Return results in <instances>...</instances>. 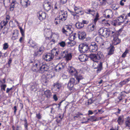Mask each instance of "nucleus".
<instances>
[{
	"instance_id": "f257e3e1",
	"label": "nucleus",
	"mask_w": 130,
	"mask_h": 130,
	"mask_svg": "<svg viewBox=\"0 0 130 130\" xmlns=\"http://www.w3.org/2000/svg\"><path fill=\"white\" fill-rule=\"evenodd\" d=\"M68 71L70 74L74 76L76 79L75 80L74 78L72 77L69 80L67 87L69 90H71L72 89V88L74 84H77L80 82L81 83L84 78L82 76L78 74L76 69L72 67H68Z\"/></svg>"
},
{
	"instance_id": "f03ea898",
	"label": "nucleus",
	"mask_w": 130,
	"mask_h": 130,
	"mask_svg": "<svg viewBox=\"0 0 130 130\" xmlns=\"http://www.w3.org/2000/svg\"><path fill=\"white\" fill-rule=\"evenodd\" d=\"M89 57L91 60L95 62L93 64V66L94 67V69H98L96 71L97 73H99L102 70V63L101 62L98 64V66L95 67V64H96V63L98 64V62L102 58L104 55L102 52H98L96 54H90L89 55Z\"/></svg>"
},
{
	"instance_id": "7ed1b4c3",
	"label": "nucleus",
	"mask_w": 130,
	"mask_h": 130,
	"mask_svg": "<svg viewBox=\"0 0 130 130\" xmlns=\"http://www.w3.org/2000/svg\"><path fill=\"white\" fill-rule=\"evenodd\" d=\"M115 30L114 29L113 30H112L111 28L109 29H107L103 27L101 28L99 30V33L100 35L105 37L107 38L110 35H112L114 34Z\"/></svg>"
},
{
	"instance_id": "20e7f679",
	"label": "nucleus",
	"mask_w": 130,
	"mask_h": 130,
	"mask_svg": "<svg viewBox=\"0 0 130 130\" xmlns=\"http://www.w3.org/2000/svg\"><path fill=\"white\" fill-rule=\"evenodd\" d=\"M73 29L70 25L65 26L62 29V32L67 36H70L73 33Z\"/></svg>"
},
{
	"instance_id": "39448f33",
	"label": "nucleus",
	"mask_w": 130,
	"mask_h": 130,
	"mask_svg": "<svg viewBox=\"0 0 130 130\" xmlns=\"http://www.w3.org/2000/svg\"><path fill=\"white\" fill-rule=\"evenodd\" d=\"M78 47L79 51L81 53H85L89 50L88 45L84 43L80 44Z\"/></svg>"
},
{
	"instance_id": "423d86ee",
	"label": "nucleus",
	"mask_w": 130,
	"mask_h": 130,
	"mask_svg": "<svg viewBox=\"0 0 130 130\" xmlns=\"http://www.w3.org/2000/svg\"><path fill=\"white\" fill-rule=\"evenodd\" d=\"M111 36L113 38V40L112 41L113 44L116 45L120 43V40L118 38V35L116 32H115V31H114V34H113L112 35H111Z\"/></svg>"
},
{
	"instance_id": "0eeeda50",
	"label": "nucleus",
	"mask_w": 130,
	"mask_h": 130,
	"mask_svg": "<svg viewBox=\"0 0 130 130\" xmlns=\"http://www.w3.org/2000/svg\"><path fill=\"white\" fill-rule=\"evenodd\" d=\"M44 35L45 37L48 39L52 38V36H56V35L55 34H52V32L49 30L45 29L44 31Z\"/></svg>"
},
{
	"instance_id": "6e6552de",
	"label": "nucleus",
	"mask_w": 130,
	"mask_h": 130,
	"mask_svg": "<svg viewBox=\"0 0 130 130\" xmlns=\"http://www.w3.org/2000/svg\"><path fill=\"white\" fill-rule=\"evenodd\" d=\"M67 16V12L63 11H61L59 13V18L60 20L65 21Z\"/></svg>"
},
{
	"instance_id": "1a4fd4ad",
	"label": "nucleus",
	"mask_w": 130,
	"mask_h": 130,
	"mask_svg": "<svg viewBox=\"0 0 130 130\" xmlns=\"http://www.w3.org/2000/svg\"><path fill=\"white\" fill-rule=\"evenodd\" d=\"M40 69L41 73H43L45 71H47L49 67L46 64H44L42 62H39Z\"/></svg>"
},
{
	"instance_id": "9d476101",
	"label": "nucleus",
	"mask_w": 130,
	"mask_h": 130,
	"mask_svg": "<svg viewBox=\"0 0 130 130\" xmlns=\"http://www.w3.org/2000/svg\"><path fill=\"white\" fill-rule=\"evenodd\" d=\"M89 50L90 52H95L98 50V47L96 43L94 42H92L89 47Z\"/></svg>"
},
{
	"instance_id": "9b49d317",
	"label": "nucleus",
	"mask_w": 130,
	"mask_h": 130,
	"mask_svg": "<svg viewBox=\"0 0 130 130\" xmlns=\"http://www.w3.org/2000/svg\"><path fill=\"white\" fill-rule=\"evenodd\" d=\"M54 57L53 56L51 53H48L43 56V58L46 61L52 60Z\"/></svg>"
},
{
	"instance_id": "f8f14e48",
	"label": "nucleus",
	"mask_w": 130,
	"mask_h": 130,
	"mask_svg": "<svg viewBox=\"0 0 130 130\" xmlns=\"http://www.w3.org/2000/svg\"><path fill=\"white\" fill-rule=\"evenodd\" d=\"M68 53L67 51H60L59 56H58V58H57L56 59L60 60L61 57H65L66 56V55Z\"/></svg>"
},
{
	"instance_id": "ddd939ff",
	"label": "nucleus",
	"mask_w": 130,
	"mask_h": 130,
	"mask_svg": "<svg viewBox=\"0 0 130 130\" xmlns=\"http://www.w3.org/2000/svg\"><path fill=\"white\" fill-rule=\"evenodd\" d=\"M38 14L39 15V19L40 20L42 21L45 19L46 14L45 12H43L42 11H40Z\"/></svg>"
},
{
	"instance_id": "4468645a",
	"label": "nucleus",
	"mask_w": 130,
	"mask_h": 130,
	"mask_svg": "<svg viewBox=\"0 0 130 130\" xmlns=\"http://www.w3.org/2000/svg\"><path fill=\"white\" fill-rule=\"evenodd\" d=\"M78 35L79 38L80 39H84L86 37V33L84 31H78Z\"/></svg>"
},
{
	"instance_id": "2eb2a0df",
	"label": "nucleus",
	"mask_w": 130,
	"mask_h": 130,
	"mask_svg": "<svg viewBox=\"0 0 130 130\" xmlns=\"http://www.w3.org/2000/svg\"><path fill=\"white\" fill-rule=\"evenodd\" d=\"M43 5L44 9L46 11H48L51 9V6L50 3L48 2H45Z\"/></svg>"
},
{
	"instance_id": "dca6fc26",
	"label": "nucleus",
	"mask_w": 130,
	"mask_h": 130,
	"mask_svg": "<svg viewBox=\"0 0 130 130\" xmlns=\"http://www.w3.org/2000/svg\"><path fill=\"white\" fill-rule=\"evenodd\" d=\"M64 67V64L59 63L55 67V70L58 71L62 70Z\"/></svg>"
},
{
	"instance_id": "f3484780",
	"label": "nucleus",
	"mask_w": 130,
	"mask_h": 130,
	"mask_svg": "<svg viewBox=\"0 0 130 130\" xmlns=\"http://www.w3.org/2000/svg\"><path fill=\"white\" fill-rule=\"evenodd\" d=\"M43 52V51L41 48L40 47L39 50L37 51H36L34 54V56H39L41 55Z\"/></svg>"
},
{
	"instance_id": "a211bd4d",
	"label": "nucleus",
	"mask_w": 130,
	"mask_h": 130,
	"mask_svg": "<svg viewBox=\"0 0 130 130\" xmlns=\"http://www.w3.org/2000/svg\"><path fill=\"white\" fill-rule=\"evenodd\" d=\"M21 3L24 7H26L29 5L30 2L28 0H21Z\"/></svg>"
},
{
	"instance_id": "6ab92c4d",
	"label": "nucleus",
	"mask_w": 130,
	"mask_h": 130,
	"mask_svg": "<svg viewBox=\"0 0 130 130\" xmlns=\"http://www.w3.org/2000/svg\"><path fill=\"white\" fill-rule=\"evenodd\" d=\"M59 51L57 48H53L52 50L51 54H52V55L54 57V56H56L58 55L59 56Z\"/></svg>"
},
{
	"instance_id": "aec40b11",
	"label": "nucleus",
	"mask_w": 130,
	"mask_h": 130,
	"mask_svg": "<svg viewBox=\"0 0 130 130\" xmlns=\"http://www.w3.org/2000/svg\"><path fill=\"white\" fill-rule=\"evenodd\" d=\"M85 12L87 14H90L94 16V15L95 11L93 9H87L85 10Z\"/></svg>"
},
{
	"instance_id": "412c9836",
	"label": "nucleus",
	"mask_w": 130,
	"mask_h": 130,
	"mask_svg": "<svg viewBox=\"0 0 130 130\" xmlns=\"http://www.w3.org/2000/svg\"><path fill=\"white\" fill-rule=\"evenodd\" d=\"M88 57L85 54H82L79 55L78 58L80 61L84 62L87 60Z\"/></svg>"
},
{
	"instance_id": "4be33fe9",
	"label": "nucleus",
	"mask_w": 130,
	"mask_h": 130,
	"mask_svg": "<svg viewBox=\"0 0 130 130\" xmlns=\"http://www.w3.org/2000/svg\"><path fill=\"white\" fill-rule=\"evenodd\" d=\"M104 12L105 17L107 18H109L110 15L112 13V11L110 10H107Z\"/></svg>"
},
{
	"instance_id": "5701e85b",
	"label": "nucleus",
	"mask_w": 130,
	"mask_h": 130,
	"mask_svg": "<svg viewBox=\"0 0 130 130\" xmlns=\"http://www.w3.org/2000/svg\"><path fill=\"white\" fill-rule=\"evenodd\" d=\"M83 115V114L82 113L79 112H78L77 113L75 114L73 116V120H75L77 118L80 119L81 118L80 116Z\"/></svg>"
},
{
	"instance_id": "b1692460",
	"label": "nucleus",
	"mask_w": 130,
	"mask_h": 130,
	"mask_svg": "<svg viewBox=\"0 0 130 130\" xmlns=\"http://www.w3.org/2000/svg\"><path fill=\"white\" fill-rule=\"evenodd\" d=\"M124 116L123 115L119 117L117 122L119 124L121 125L122 124L124 121Z\"/></svg>"
},
{
	"instance_id": "393cba45",
	"label": "nucleus",
	"mask_w": 130,
	"mask_h": 130,
	"mask_svg": "<svg viewBox=\"0 0 130 130\" xmlns=\"http://www.w3.org/2000/svg\"><path fill=\"white\" fill-rule=\"evenodd\" d=\"M95 41L98 43L103 45V40L100 36H97L95 38Z\"/></svg>"
},
{
	"instance_id": "a878e982",
	"label": "nucleus",
	"mask_w": 130,
	"mask_h": 130,
	"mask_svg": "<svg viewBox=\"0 0 130 130\" xmlns=\"http://www.w3.org/2000/svg\"><path fill=\"white\" fill-rule=\"evenodd\" d=\"M19 31L17 30H15L13 34V36L12 37V39L15 40L17 38L18 36Z\"/></svg>"
},
{
	"instance_id": "bb28decb",
	"label": "nucleus",
	"mask_w": 130,
	"mask_h": 130,
	"mask_svg": "<svg viewBox=\"0 0 130 130\" xmlns=\"http://www.w3.org/2000/svg\"><path fill=\"white\" fill-rule=\"evenodd\" d=\"M44 94L46 96L47 98H50L51 97L52 94L50 91L49 90H47L44 91Z\"/></svg>"
},
{
	"instance_id": "cd10ccee",
	"label": "nucleus",
	"mask_w": 130,
	"mask_h": 130,
	"mask_svg": "<svg viewBox=\"0 0 130 130\" xmlns=\"http://www.w3.org/2000/svg\"><path fill=\"white\" fill-rule=\"evenodd\" d=\"M75 25L76 27L78 29H80L83 27L84 25L83 23L78 22Z\"/></svg>"
},
{
	"instance_id": "c85d7f7f",
	"label": "nucleus",
	"mask_w": 130,
	"mask_h": 130,
	"mask_svg": "<svg viewBox=\"0 0 130 130\" xmlns=\"http://www.w3.org/2000/svg\"><path fill=\"white\" fill-rule=\"evenodd\" d=\"M29 43L30 45V46L32 47H35V46L37 47V44L34 41L32 40H30Z\"/></svg>"
},
{
	"instance_id": "c756f323",
	"label": "nucleus",
	"mask_w": 130,
	"mask_h": 130,
	"mask_svg": "<svg viewBox=\"0 0 130 130\" xmlns=\"http://www.w3.org/2000/svg\"><path fill=\"white\" fill-rule=\"evenodd\" d=\"M7 23V22L4 21H2L0 24V29H2L4 26H6Z\"/></svg>"
},
{
	"instance_id": "7c9ffc66",
	"label": "nucleus",
	"mask_w": 130,
	"mask_h": 130,
	"mask_svg": "<svg viewBox=\"0 0 130 130\" xmlns=\"http://www.w3.org/2000/svg\"><path fill=\"white\" fill-rule=\"evenodd\" d=\"M76 34H74L71 35L69 36V37L68 39L70 41H73L76 38L75 37Z\"/></svg>"
},
{
	"instance_id": "2f4dec72",
	"label": "nucleus",
	"mask_w": 130,
	"mask_h": 130,
	"mask_svg": "<svg viewBox=\"0 0 130 130\" xmlns=\"http://www.w3.org/2000/svg\"><path fill=\"white\" fill-rule=\"evenodd\" d=\"M125 126L126 127H130V117H128L125 122Z\"/></svg>"
},
{
	"instance_id": "473e14b6",
	"label": "nucleus",
	"mask_w": 130,
	"mask_h": 130,
	"mask_svg": "<svg viewBox=\"0 0 130 130\" xmlns=\"http://www.w3.org/2000/svg\"><path fill=\"white\" fill-rule=\"evenodd\" d=\"M48 79L46 76H44L42 77L41 79V82L43 83H44L45 84L47 83L48 82Z\"/></svg>"
},
{
	"instance_id": "72a5a7b5",
	"label": "nucleus",
	"mask_w": 130,
	"mask_h": 130,
	"mask_svg": "<svg viewBox=\"0 0 130 130\" xmlns=\"http://www.w3.org/2000/svg\"><path fill=\"white\" fill-rule=\"evenodd\" d=\"M53 86L55 87V88H57V89L59 90L61 88V84H59V83L57 82L56 84H54L53 85Z\"/></svg>"
},
{
	"instance_id": "f704fd0d",
	"label": "nucleus",
	"mask_w": 130,
	"mask_h": 130,
	"mask_svg": "<svg viewBox=\"0 0 130 130\" xmlns=\"http://www.w3.org/2000/svg\"><path fill=\"white\" fill-rule=\"evenodd\" d=\"M114 50V47L113 46H112L110 48L109 50V51L108 54L111 55L113 53Z\"/></svg>"
},
{
	"instance_id": "c9c22d12",
	"label": "nucleus",
	"mask_w": 130,
	"mask_h": 130,
	"mask_svg": "<svg viewBox=\"0 0 130 130\" xmlns=\"http://www.w3.org/2000/svg\"><path fill=\"white\" fill-rule=\"evenodd\" d=\"M123 19L124 17L122 15H121L120 16L118 17L117 20L119 22L122 23L124 21Z\"/></svg>"
},
{
	"instance_id": "e433bc0d",
	"label": "nucleus",
	"mask_w": 130,
	"mask_h": 130,
	"mask_svg": "<svg viewBox=\"0 0 130 130\" xmlns=\"http://www.w3.org/2000/svg\"><path fill=\"white\" fill-rule=\"evenodd\" d=\"M15 2H13L11 4V6L10 7V10L11 11H12L14 10V6Z\"/></svg>"
},
{
	"instance_id": "4c0bfd02",
	"label": "nucleus",
	"mask_w": 130,
	"mask_h": 130,
	"mask_svg": "<svg viewBox=\"0 0 130 130\" xmlns=\"http://www.w3.org/2000/svg\"><path fill=\"white\" fill-rule=\"evenodd\" d=\"M75 12L76 14H82L83 13V11L80 8H79L76 11H75Z\"/></svg>"
},
{
	"instance_id": "58836bf2",
	"label": "nucleus",
	"mask_w": 130,
	"mask_h": 130,
	"mask_svg": "<svg viewBox=\"0 0 130 130\" xmlns=\"http://www.w3.org/2000/svg\"><path fill=\"white\" fill-rule=\"evenodd\" d=\"M66 55V56L65 57L66 58V59L67 60H70L72 57L71 54L68 53Z\"/></svg>"
},
{
	"instance_id": "ea45409f",
	"label": "nucleus",
	"mask_w": 130,
	"mask_h": 130,
	"mask_svg": "<svg viewBox=\"0 0 130 130\" xmlns=\"http://www.w3.org/2000/svg\"><path fill=\"white\" fill-rule=\"evenodd\" d=\"M58 18H57L55 19V20L54 21V23L56 25H57L59 23H60V20L59 19H58Z\"/></svg>"
},
{
	"instance_id": "a19ab883",
	"label": "nucleus",
	"mask_w": 130,
	"mask_h": 130,
	"mask_svg": "<svg viewBox=\"0 0 130 130\" xmlns=\"http://www.w3.org/2000/svg\"><path fill=\"white\" fill-rule=\"evenodd\" d=\"M60 46L62 47H64L66 45V43L65 42L62 41L59 43Z\"/></svg>"
},
{
	"instance_id": "79ce46f5",
	"label": "nucleus",
	"mask_w": 130,
	"mask_h": 130,
	"mask_svg": "<svg viewBox=\"0 0 130 130\" xmlns=\"http://www.w3.org/2000/svg\"><path fill=\"white\" fill-rule=\"evenodd\" d=\"M99 15L98 13H97L96 15H95V18L94 21V22L95 23L97 20L99 19Z\"/></svg>"
},
{
	"instance_id": "37998d69",
	"label": "nucleus",
	"mask_w": 130,
	"mask_h": 130,
	"mask_svg": "<svg viewBox=\"0 0 130 130\" xmlns=\"http://www.w3.org/2000/svg\"><path fill=\"white\" fill-rule=\"evenodd\" d=\"M19 29H20V31L22 34V36L23 37H24L25 35L24 32V31L23 30V29H22V27H19Z\"/></svg>"
},
{
	"instance_id": "c03bdc74",
	"label": "nucleus",
	"mask_w": 130,
	"mask_h": 130,
	"mask_svg": "<svg viewBox=\"0 0 130 130\" xmlns=\"http://www.w3.org/2000/svg\"><path fill=\"white\" fill-rule=\"evenodd\" d=\"M30 90L31 91H36V87L34 85H33L30 88Z\"/></svg>"
},
{
	"instance_id": "a18cd8bd",
	"label": "nucleus",
	"mask_w": 130,
	"mask_h": 130,
	"mask_svg": "<svg viewBox=\"0 0 130 130\" xmlns=\"http://www.w3.org/2000/svg\"><path fill=\"white\" fill-rule=\"evenodd\" d=\"M128 50L127 49H126L125 50V52L124 53L122 54V57H124L126 56V55L128 53Z\"/></svg>"
},
{
	"instance_id": "49530a36",
	"label": "nucleus",
	"mask_w": 130,
	"mask_h": 130,
	"mask_svg": "<svg viewBox=\"0 0 130 130\" xmlns=\"http://www.w3.org/2000/svg\"><path fill=\"white\" fill-rule=\"evenodd\" d=\"M6 87V85L5 84H2L1 86V90H3L4 91L5 90V89Z\"/></svg>"
},
{
	"instance_id": "de8ad7c7",
	"label": "nucleus",
	"mask_w": 130,
	"mask_h": 130,
	"mask_svg": "<svg viewBox=\"0 0 130 130\" xmlns=\"http://www.w3.org/2000/svg\"><path fill=\"white\" fill-rule=\"evenodd\" d=\"M8 47V43H5L3 44V49L4 50H6L7 49Z\"/></svg>"
},
{
	"instance_id": "09e8293b",
	"label": "nucleus",
	"mask_w": 130,
	"mask_h": 130,
	"mask_svg": "<svg viewBox=\"0 0 130 130\" xmlns=\"http://www.w3.org/2000/svg\"><path fill=\"white\" fill-rule=\"evenodd\" d=\"M95 28V25H93L92 26L90 27L89 30L90 31H93L94 30Z\"/></svg>"
},
{
	"instance_id": "8fccbe9b",
	"label": "nucleus",
	"mask_w": 130,
	"mask_h": 130,
	"mask_svg": "<svg viewBox=\"0 0 130 130\" xmlns=\"http://www.w3.org/2000/svg\"><path fill=\"white\" fill-rule=\"evenodd\" d=\"M100 3L102 4H105L106 0H99Z\"/></svg>"
},
{
	"instance_id": "3c124183",
	"label": "nucleus",
	"mask_w": 130,
	"mask_h": 130,
	"mask_svg": "<svg viewBox=\"0 0 130 130\" xmlns=\"http://www.w3.org/2000/svg\"><path fill=\"white\" fill-rule=\"evenodd\" d=\"M113 2V0H106V3H107L109 4H111Z\"/></svg>"
},
{
	"instance_id": "603ef678",
	"label": "nucleus",
	"mask_w": 130,
	"mask_h": 130,
	"mask_svg": "<svg viewBox=\"0 0 130 130\" xmlns=\"http://www.w3.org/2000/svg\"><path fill=\"white\" fill-rule=\"evenodd\" d=\"M10 19V17L8 15H7L6 16V21H5L6 22H7V23L9 21Z\"/></svg>"
},
{
	"instance_id": "864d4df0",
	"label": "nucleus",
	"mask_w": 130,
	"mask_h": 130,
	"mask_svg": "<svg viewBox=\"0 0 130 130\" xmlns=\"http://www.w3.org/2000/svg\"><path fill=\"white\" fill-rule=\"evenodd\" d=\"M36 117L38 119H40L41 118V116L40 113L37 114H36Z\"/></svg>"
},
{
	"instance_id": "5fc2aeb1",
	"label": "nucleus",
	"mask_w": 130,
	"mask_h": 130,
	"mask_svg": "<svg viewBox=\"0 0 130 130\" xmlns=\"http://www.w3.org/2000/svg\"><path fill=\"white\" fill-rule=\"evenodd\" d=\"M39 62H41V61H39L38 63L35 64V65H34V66L36 67L37 68H40L39 64Z\"/></svg>"
},
{
	"instance_id": "6e6d98bb",
	"label": "nucleus",
	"mask_w": 130,
	"mask_h": 130,
	"mask_svg": "<svg viewBox=\"0 0 130 130\" xmlns=\"http://www.w3.org/2000/svg\"><path fill=\"white\" fill-rule=\"evenodd\" d=\"M120 85H121V86H122L123 85H125L126 84V83L125 82V81L123 80L121 82L119 83Z\"/></svg>"
},
{
	"instance_id": "4d7b16f0",
	"label": "nucleus",
	"mask_w": 130,
	"mask_h": 130,
	"mask_svg": "<svg viewBox=\"0 0 130 130\" xmlns=\"http://www.w3.org/2000/svg\"><path fill=\"white\" fill-rule=\"evenodd\" d=\"M12 89V88L11 87L10 88H7L6 90V93H8Z\"/></svg>"
},
{
	"instance_id": "13d9d810",
	"label": "nucleus",
	"mask_w": 130,
	"mask_h": 130,
	"mask_svg": "<svg viewBox=\"0 0 130 130\" xmlns=\"http://www.w3.org/2000/svg\"><path fill=\"white\" fill-rule=\"evenodd\" d=\"M67 0H60L61 3L62 4H64L66 3Z\"/></svg>"
},
{
	"instance_id": "bf43d9fd",
	"label": "nucleus",
	"mask_w": 130,
	"mask_h": 130,
	"mask_svg": "<svg viewBox=\"0 0 130 130\" xmlns=\"http://www.w3.org/2000/svg\"><path fill=\"white\" fill-rule=\"evenodd\" d=\"M73 18L74 19L77 20L78 19L79 16L77 15L76 14H74V15H73Z\"/></svg>"
},
{
	"instance_id": "052dcab7",
	"label": "nucleus",
	"mask_w": 130,
	"mask_h": 130,
	"mask_svg": "<svg viewBox=\"0 0 130 130\" xmlns=\"http://www.w3.org/2000/svg\"><path fill=\"white\" fill-rule=\"evenodd\" d=\"M71 41V44L70 45V46H73L74 45H75L76 44V43L75 42L72 41Z\"/></svg>"
},
{
	"instance_id": "680f3d73",
	"label": "nucleus",
	"mask_w": 130,
	"mask_h": 130,
	"mask_svg": "<svg viewBox=\"0 0 130 130\" xmlns=\"http://www.w3.org/2000/svg\"><path fill=\"white\" fill-rule=\"evenodd\" d=\"M53 98L55 101H57L58 100V98L56 94H54V95Z\"/></svg>"
},
{
	"instance_id": "e2e57ef3",
	"label": "nucleus",
	"mask_w": 130,
	"mask_h": 130,
	"mask_svg": "<svg viewBox=\"0 0 130 130\" xmlns=\"http://www.w3.org/2000/svg\"><path fill=\"white\" fill-rule=\"evenodd\" d=\"M74 9L75 11L77 10L78 9L80 8H78V7L75 6H74Z\"/></svg>"
},
{
	"instance_id": "0e129e2a",
	"label": "nucleus",
	"mask_w": 130,
	"mask_h": 130,
	"mask_svg": "<svg viewBox=\"0 0 130 130\" xmlns=\"http://www.w3.org/2000/svg\"><path fill=\"white\" fill-rule=\"evenodd\" d=\"M124 80L125 81V82L126 84L130 80V78H128L127 79H125Z\"/></svg>"
},
{
	"instance_id": "69168bd1",
	"label": "nucleus",
	"mask_w": 130,
	"mask_h": 130,
	"mask_svg": "<svg viewBox=\"0 0 130 130\" xmlns=\"http://www.w3.org/2000/svg\"><path fill=\"white\" fill-rule=\"evenodd\" d=\"M95 117L94 116H92L91 117V119H92L93 121H96V120L95 119Z\"/></svg>"
},
{
	"instance_id": "338daca9",
	"label": "nucleus",
	"mask_w": 130,
	"mask_h": 130,
	"mask_svg": "<svg viewBox=\"0 0 130 130\" xmlns=\"http://www.w3.org/2000/svg\"><path fill=\"white\" fill-rule=\"evenodd\" d=\"M13 109H14V113L15 114L16 111L17 110V107L15 106H14L13 107Z\"/></svg>"
},
{
	"instance_id": "774afa93",
	"label": "nucleus",
	"mask_w": 130,
	"mask_h": 130,
	"mask_svg": "<svg viewBox=\"0 0 130 130\" xmlns=\"http://www.w3.org/2000/svg\"><path fill=\"white\" fill-rule=\"evenodd\" d=\"M98 112L100 113V114H102V113L104 111L102 109H98Z\"/></svg>"
}]
</instances>
